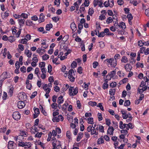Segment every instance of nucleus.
<instances>
[{
    "mask_svg": "<svg viewBox=\"0 0 149 149\" xmlns=\"http://www.w3.org/2000/svg\"><path fill=\"white\" fill-rule=\"evenodd\" d=\"M104 61L107 62V65L109 67H115L117 65L116 61H114L113 58H107Z\"/></svg>",
    "mask_w": 149,
    "mask_h": 149,
    "instance_id": "f257e3e1",
    "label": "nucleus"
},
{
    "mask_svg": "<svg viewBox=\"0 0 149 149\" xmlns=\"http://www.w3.org/2000/svg\"><path fill=\"white\" fill-rule=\"evenodd\" d=\"M78 88H75L72 87H70L69 89V93L70 96H74L76 95L78 92Z\"/></svg>",
    "mask_w": 149,
    "mask_h": 149,
    "instance_id": "f03ea898",
    "label": "nucleus"
},
{
    "mask_svg": "<svg viewBox=\"0 0 149 149\" xmlns=\"http://www.w3.org/2000/svg\"><path fill=\"white\" fill-rule=\"evenodd\" d=\"M93 4L95 7H96L97 5L100 8L104 7L102 0H94L93 2Z\"/></svg>",
    "mask_w": 149,
    "mask_h": 149,
    "instance_id": "7ed1b4c3",
    "label": "nucleus"
},
{
    "mask_svg": "<svg viewBox=\"0 0 149 149\" xmlns=\"http://www.w3.org/2000/svg\"><path fill=\"white\" fill-rule=\"evenodd\" d=\"M114 5V2L113 0H108V1H105L103 3V6L106 7H108L109 6L110 7H112Z\"/></svg>",
    "mask_w": 149,
    "mask_h": 149,
    "instance_id": "20e7f679",
    "label": "nucleus"
},
{
    "mask_svg": "<svg viewBox=\"0 0 149 149\" xmlns=\"http://www.w3.org/2000/svg\"><path fill=\"white\" fill-rule=\"evenodd\" d=\"M8 149H16V145L14 141H10L8 143Z\"/></svg>",
    "mask_w": 149,
    "mask_h": 149,
    "instance_id": "39448f33",
    "label": "nucleus"
},
{
    "mask_svg": "<svg viewBox=\"0 0 149 149\" xmlns=\"http://www.w3.org/2000/svg\"><path fill=\"white\" fill-rule=\"evenodd\" d=\"M13 117L15 120H18L21 117L20 114L18 111L14 112L12 114Z\"/></svg>",
    "mask_w": 149,
    "mask_h": 149,
    "instance_id": "423d86ee",
    "label": "nucleus"
},
{
    "mask_svg": "<svg viewBox=\"0 0 149 149\" xmlns=\"http://www.w3.org/2000/svg\"><path fill=\"white\" fill-rule=\"evenodd\" d=\"M18 97L19 99L21 100L25 101L26 100L27 96L25 93H22L18 94Z\"/></svg>",
    "mask_w": 149,
    "mask_h": 149,
    "instance_id": "0eeeda50",
    "label": "nucleus"
},
{
    "mask_svg": "<svg viewBox=\"0 0 149 149\" xmlns=\"http://www.w3.org/2000/svg\"><path fill=\"white\" fill-rule=\"evenodd\" d=\"M63 120V117L61 115H59L57 117H54L52 120L54 122H58L60 120L62 121Z\"/></svg>",
    "mask_w": 149,
    "mask_h": 149,
    "instance_id": "6e6552de",
    "label": "nucleus"
},
{
    "mask_svg": "<svg viewBox=\"0 0 149 149\" xmlns=\"http://www.w3.org/2000/svg\"><path fill=\"white\" fill-rule=\"evenodd\" d=\"M31 132L32 134H35L36 133L38 132L39 130L38 128L35 125L32 126L30 129Z\"/></svg>",
    "mask_w": 149,
    "mask_h": 149,
    "instance_id": "1a4fd4ad",
    "label": "nucleus"
},
{
    "mask_svg": "<svg viewBox=\"0 0 149 149\" xmlns=\"http://www.w3.org/2000/svg\"><path fill=\"white\" fill-rule=\"evenodd\" d=\"M53 146L52 149H55V147L56 146L59 145L61 144V142L60 141L58 140H55L53 141L52 143Z\"/></svg>",
    "mask_w": 149,
    "mask_h": 149,
    "instance_id": "9d476101",
    "label": "nucleus"
},
{
    "mask_svg": "<svg viewBox=\"0 0 149 149\" xmlns=\"http://www.w3.org/2000/svg\"><path fill=\"white\" fill-rule=\"evenodd\" d=\"M82 0H78L76 2L74 3V5L75 7L76 10H78L79 8V5L81 3Z\"/></svg>",
    "mask_w": 149,
    "mask_h": 149,
    "instance_id": "9b49d317",
    "label": "nucleus"
},
{
    "mask_svg": "<svg viewBox=\"0 0 149 149\" xmlns=\"http://www.w3.org/2000/svg\"><path fill=\"white\" fill-rule=\"evenodd\" d=\"M14 139L17 143H18L21 141H23L24 138L21 135H19L17 137H15Z\"/></svg>",
    "mask_w": 149,
    "mask_h": 149,
    "instance_id": "f8f14e48",
    "label": "nucleus"
},
{
    "mask_svg": "<svg viewBox=\"0 0 149 149\" xmlns=\"http://www.w3.org/2000/svg\"><path fill=\"white\" fill-rule=\"evenodd\" d=\"M114 130V129L113 127L112 126H110L109 127L107 133V134H109L110 135H113Z\"/></svg>",
    "mask_w": 149,
    "mask_h": 149,
    "instance_id": "ddd939ff",
    "label": "nucleus"
},
{
    "mask_svg": "<svg viewBox=\"0 0 149 149\" xmlns=\"http://www.w3.org/2000/svg\"><path fill=\"white\" fill-rule=\"evenodd\" d=\"M25 105L23 101H20L18 102L17 106L19 109H22L24 108Z\"/></svg>",
    "mask_w": 149,
    "mask_h": 149,
    "instance_id": "4468645a",
    "label": "nucleus"
},
{
    "mask_svg": "<svg viewBox=\"0 0 149 149\" xmlns=\"http://www.w3.org/2000/svg\"><path fill=\"white\" fill-rule=\"evenodd\" d=\"M94 13V11L93 8H90L88 11V15L87 16V19H90L89 15L92 16Z\"/></svg>",
    "mask_w": 149,
    "mask_h": 149,
    "instance_id": "2eb2a0df",
    "label": "nucleus"
},
{
    "mask_svg": "<svg viewBox=\"0 0 149 149\" xmlns=\"http://www.w3.org/2000/svg\"><path fill=\"white\" fill-rule=\"evenodd\" d=\"M34 109L35 112V113L34 115V118H36L39 114L40 111L39 109L38 108H36L35 109V108H34Z\"/></svg>",
    "mask_w": 149,
    "mask_h": 149,
    "instance_id": "dca6fc26",
    "label": "nucleus"
},
{
    "mask_svg": "<svg viewBox=\"0 0 149 149\" xmlns=\"http://www.w3.org/2000/svg\"><path fill=\"white\" fill-rule=\"evenodd\" d=\"M29 14H26L25 13H22L20 15H18V17L19 18H24V19H26L28 17V16Z\"/></svg>",
    "mask_w": 149,
    "mask_h": 149,
    "instance_id": "f3484780",
    "label": "nucleus"
},
{
    "mask_svg": "<svg viewBox=\"0 0 149 149\" xmlns=\"http://www.w3.org/2000/svg\"><path fill=\"white\" fill-rule=\"evenodd\" d=\"M45 51L42 48L41 49L40 48H38L36 50V52L37 53L39 54L40 55H42L44 54Z\"/></svg>",
    "mask_w": 149,
    "mask_h": 149,
    "instance_id": "a211bd4d",
    "label": "nucleus"
},
{
    "mask_svg": "<svg viewBox=\"0 0 149 149\" xmlns=\"http://www.w3.org/2000/svg\"><path fill=\"white\" fill-rule=\"evenodd\" d=\"M121 112L122 114V116L123 119H126L129 117L128 114H127L125 111L122 110L121 111Z\"/></svg>",
    "mask_w": 149,
    "mask_h": 149,
    "instance_id": "6ab92c4d",
    "label": "nucleus"
},
{
    "mask_svg": "<svg viewBox=\"0 0 149 149\" xmlns=\"http://www.w3.org/2000/svg\"><path fill=\"white\" fill-rule=\"evenodd\" d=\"M125 68L127 71H130L131 70L132 66L129 64H126L125 66Z\"/></svg>",
    "mask_w": 149,
    "mask_h": 149,
    "instance_id": "aec40b11",
    "label": "nucleus"
},
{
    "mask_svg": "<svg viewBox=\"0 0 149 149\" xmlns=\"http://www.w3.org/2000/svg\"><path fill=\"white\" fill-rule=\"evenodd\" d=\"M83 133L81 132H79L77 135V141H79L80 139L83 137Z\"/></svg>",
    "mask_w": 149,
    "mask_h": 149,
    "instance_id": "412c9836",
    "label": "nucleus"
},
{
    "mask_svg": "<svg viewBox=\"0 0 149 149\" xmlns=\"http://www.w3.org/2000/svg\"><path fill=\"white\" fill-rule=\"evenodd\" d=\"M64 102V99L62 96L61 95L60 96L58 99L57 102L58 104H61Z\"/></svg>",
    "mask_w": 149,
    "mask_h": 149,
    "instance_id": "4be33fe9",
    "label": "nucleus"
},
{
    "mask_svg": "<svg viewBox=\"0 0 149 149\" xmlns=\"http://www.w3.org/2000/svg\"><path fill=\"white\" fill-rule=\"evenodd\" d=\"M70 27L72 31H75L77 29L75 24L74 23H72L70 25Z\"/></svg>",
    "mask_w": 149,
    "mask_h": 149,
    "instance_id": "5701e85b",
    "label": "nucleus"
},
{
    "mask_svg": "<svg viewBox=\"0 0 149 149\" xmlns=\"http://www.w3.org/2000/svg\"><path fill=\"white\" fill-rule=\"evenodd\" d=\"M8 15L9 13L7 12H6L3 13H2L1 14L2 19L7 18Z\"/></svg>",
    "mask_w": 149,
    "mask_h": 149,
    "instance_id": "b1692460",
    "label": "nucleus"
},
{
    "mask_svg": "<svg viewBox=\"0 0 149 149\" xmlns=\"http://www.w3.org/2000/svg\"><path fill=\"white\" fill-rule=\"evenodd\" d=\"M98 131L96 130V129H93L91 132V134L93 135L95 134V135H97L98 134Z\"/></svg>",
    "mask_w": 149,
    "mask_h": 149,
    "instance_id": "393cba45",
    "label": "nucleus"
},
{
    "mask_svg": "<svg viewBox=\"0 0 149 149\" xmlns=\"http://www.w3.org/2000/svg\"><path fill=\"white\" fill-rule=\"evenodd\" d=\"M39 108L40 109L41 112L45 116H47V113L43 109V108L42 106L41 105H40V106H39Z\"/></svg>",
    "mask_w": 149,
    "mask_h": 149,
    "instance_id": "a878e982",
    "label": "nucleus"
},
{
    "mask_svg": "<svg viewBox=\"0 0 149 149\" xmlns=\"http://www.w3.org/2000/svg\"><path fill=\"white\" fill-rule=\"evenodd\" d=\"M116 73V71L115 70H113L111 71L110 73H109V74L112 77V79H114L116 77L115 76Z\"/></svg>",
    "mask_w": 149,
    "mask_h": 149,
    "instance_id": "bb28decb",
    "label": "nucleus"
},
{
    "mask_svg": "<svg viewBox=\"0 0 149 149\" xmlns=\"http://www.w3.org/2000/svg\"><path fill=\"white\" fill-rule=\"evenodd\" d=\"M104 143V139L103 136H102L100 138H99L97 140V144H100Z\"/></svg>",
    "mask_w": 149,
    "mask_h": 149,
    "instance_id": "cd10ccee",
    "label": "nucleus"
},
{
    "mask_svg": "<svg viewBox=\"0 0 149 149\" xmlns=\"http://www.w3.org/2000/svg\"><path fill=\"white\" fill-rule=\"evenodd\" d=\"M120 27L123 29H125L126 28V26L125 24L123 22L120 23H119Z\"/></svg>",
    "mask_w": 149,
    "mask_h": 149,
    "instance_id": "c85d7f7f",
    "label": "nucleus"
},
{
    "mask_svg": "<svg viewBox=\"0 0 149 149\" xmlns=\"http://www.w3.org/2000/svg\"><path fill=\"white\" fill-rule=\"evenodd\" d=\"M52 25L51 24H47L46 26V29L47 31H49L52 28Z\"/></svg>",
    "mask_w": 149,
    "mask_h": 149,
    "instance_id": "c756f323",
    "label": "nucleus"
},
{
    "mask_svg": "<svg viewBox=\"0 0 149 149\" xmlns=\"http://www.w3.org/2000/svg\"><path fill=\"white\" fill-rule=\"evenodd\" d=\"M25 22L24 19H19L18 20L19 24L20 26H22L24 24Z\"/></svg>",
    "mask_w": 149,
    "mask_h": 149,
    "instance_id": "7c9ffc66",
    "label": "nucleus"
},
{
    "mask_svg": "<svg viewBox=\"0 0 149 149\" xmlns=\"http://www.w3.org/2000/svg\"><path fill=\"white\" fill-rule=\"evenodd\" d=\"M116 90L115 89H111L109 91V93L110 95H115Z\"/></svg>",
    "mask_w": 149,
    "mask_h": 149,
    "instance_id": "2f4dec72",
    "label": "nucleus"
},
{
    "mask_svg": "<svg viewBox=\"0 0 149 149\" xmlns=\"http://www.w3.org/2000/svg\"><path fill=\"white\" fill-rule=\"evenodd\" d=\"M121 62L124 63H126L128 61V59L125 56H123L121 60Z\"/></svg>",
    "mask_w": 149,
    "mask_h": 149,
    "instance_id": "473e14b6",
    "label": "nucleus"
},
{
    "mask_svg": "<svg viewBox=\"0 0 149 149\" xmlns=\"http://www.w3.org/2000/svg\"><path fill=\"white\" fill-rule=\"evenodd\" d=\"M68 105V103H65L61 107V110L63 111H65L67 109V107Z\"/></svg>",
    "mask_w": 149,
    "mask_h": 149,
    "instance_id": "72a5a7b5",
    "label": "nucleus"
},
{
    "mask_svg": "<svg viewBox=\"0 0 149 149\" xmlns=\"http://www.w3.org/2000/svg\"><path fill=\"white\" fill-rule=\"evenodd\" d=\"M43 133L42 132H36V133L35 135V138H40L41 137Z\"/></svg>",
    "mask_w": 149,
    "mask_h": 149,
    "instance_id": "f704fd0d",
    "label": "nucleus"
},
{
    "mask_svg": "<svg viewBox=\"0 0 149 149\" xmlns=\"http://www.w3.org/2000/svg\"><path fill=\"white\" fill-rule=\"evenodd\" d=\"M51 5H49L48 6L49 7V11L51 12L52 13H54L55 12V8H53V7H51Z\"/></svg>",
    "mask_w": 149,
    "mask_h": 149,
    "instance_id": "c9c22d12",
    "label": "nucleus"
},
{
    "mask_svg": "<svg viewBox=\"0 0 149 149\" xmlns=\"http://www.w3.org/2000/svg\"><path fill=\"white\" fill-rule=\"evenodd\" d=\"M35 74L37 75L38 77L39 78V74L40 73V71H39V68H36L35 69Z\"/></svg>",
    "mask_w": 149,
    "mask_h": 149,
    "instance_id": "e433bc0d",
    "label": "nucleus"
},
{
    "mask_svg": "<svg viewBox=\"0 0 149 149\" xmlns=\"http://www.w3.org/2000/svg\"><path fill=\"white\" fill-rule=\"evenodd\" d=\"M83 4L85 7H88L90 4V2L88 0H85Z\"/></svg>",
    "mask_w": 149,
    "mask_h": 149,
    "instance_id": "4c0bfd02",
    "label": "nucleus"
},
{
    "mask_svg": "<svg viewBox=\"0 0 149 149\" xmlns=\"http://www.w3.org/2000/svg\"><path fill=\"white\" fill-rule=\"evenodd\" d=\"M33 24V23L32 21H31L30 19L27 20L26 22V24L27 25L30 26Z\"/></svg>",
    "mask_w": 149,
    "mask_h": 149,
    "instance_id": "58836bf2",
    "label": "nucleus"
},
{
    "mask_svg": "<svg viewBox=\"0 0 149 149\" xmlns=\"http://www.w3.org/2000/svg\"><path fill=\"white\" fill-rule=\"evenodd\" d=\"M97 32H98V35H97L99 37H102L104 36L105 35L104 32V31L101 32L100 33L99 30H97Z\"/></svg>",
    "mask_w": 149,
    "mask_h": 149,
    "instance_id": "ea45409f",
    "label": "nucleus"
},
{
    "mask_svg": "<svg viewBox=\"0 0 149 149\" xmlns=\"http://www.w3.org/2000/svg\"><path fill=\"white\" fill-rule=\"evenodd\" d=\"M88 104L92 106H94L97 105V103L95 102L90 101L88 102Z\"/></svg>",
    "mask_w": 149,
    "mask_h": 149,
    "instance_id": "a19ab883",
    "label": "nucleus"
},
{
    "mask_svg": "<svg viewBox=\"0 0 149 149\" xmlns=\"http://www.w3.org/2000/svg\"><path fill=\"white\" fill-rule=\"evenodd\" d=\"M143 63H141L139 62L137 63L136 64V66L137 68L141 67L143 68Z\"/></svg>",
    "mask_w": 149,
    "mask_h": 149,
    "instance_id": "79ce46f5",
    "label": "nucleus"
},
{
    "mask_svg": "<svg viewBox=\"0 0 149 149\" xmlns=\"http://www.w3.org/2000/svg\"><path fill=\"white\" fill-rule=\"evenodd\" d=\"M48 85L47 84H45L43 87V89L46 92L47 91L48 89H51L50 88L48 87Z\"/></svg>",
    "mask_w": 149,
    "mask_h": 149,
    "instance_id": "37998d69",
    "label": "nucleus"
},
{
    "mask_svg": "<svg viewBox=\"0 0 149 149\" xmlns=\"http://www.w3.org/2000/svg\"><path fill=\"white\" fill-rule=\"evenodd\" d=\"M45 65V62H40L39 64V67L41 68H44Z\"/></svg>",
    "mask_w": 149,
    "mask_h": 149,
    "instance_id": "c03bdc74",
    "label": "nucleus"
},
{
    "mask_svg": "<svg viewBox=\"0 0 149 149\" xmlns=\"http://www.w3.org/2000/svg\"><path fill=\"white\" fill-rule=\"evenodd\" d=\"M48 81L50 83L49 84H52V83L54 81V79L53 77H50L48 78Z\"/></svg>",
    "mask_w": 149,
    "mask_h": 149,
    "instance_id": "a18cd8bd",
    "label": "nucleus"
},
{
    "mask_svg": "<svg viewBox=\"0 0 149 149\" xmlns=\"http://www.w3.org/2000/svg\"><path fill=\"white\" fill-rule=\"evenodd\" d=\"M88 123L90 124H92L93 121V118H89L87 119Z\"/></svg>",
    "mask_w": 149,
    "mask_h": 149,
    "instance_id": "49530a36",
    "label": "nucleus"
},
{
    "mask_svg": "<svg viewBox=\"0 0 149 149\" xmlns=\"http://www.w3.org/2000/svg\"><path fill=\"white\" fill-rule=\"evenodd\" d=\"M42 58L44 60H46L49 58V56L47 54H45L42 56Z\"/></svg>",
    "mask_w": 149,
    "mask_h": 149,
    "instance_id": "de8ad7c7",
    "label": "nucleus"
},
{
    "mask_svg": "<svg viewBox=\"0 0 149 149\" xmlns=\"http://www.w3.org/2000/svg\"><path fill=\"white\" fill-rule=\"evenodd\" d=\"M85 11V6H84L83 4H82L80 6V11L81 12H84Z\"/></svg>",
    "mask_w": 149,
    "mask_h": 149,
    "instance_id": "09e8293b",
    "label": "nucleus"
},
{
    "mask_svg": "<svg viewBox=\"0 0 149 149\" xmlns=\"http://www.w3.org/2000/svg\"><path fill=\"white\" fill-rule=\"evenodd\" d=\"M130 102L129 100H126L124 103V105L125 106H128L130 105Z\"/></svg>",
    "mask_w": 149,
    "mask_h": 149,
    "instance_id": "8fccbe9b",
    "label": "nucleus"
},
{
    "mask_svg": "<svg viewBox=\"0 0 149 149\" xmlns=\"http://www.w3.org/2000/svg\"><path fill=\"white\" fill-rule=\"evenodd\" d=\"M130 3L133 4L134 6H136L137 5L138 3L137 2L134 0H131L130 1Z\"/></svg>",
    "mask_w": 149,
    "mask_h": 149,
    "instance_id": "3c124183",
    "label": "nucleus"
},
{
    "mask_svg": "<svg viewBox=\"0 0 149 149\" xmlns=\"http://www.w3.org/2000/svg\"><path fill=\"white\" fill-rule=\"evenodd\" d=\"M77 64L76 62L75 61H74L71 64V68H75L77 66Z\"/></svg>",
    "mask_w": 149,
    "mask_h": 149,
    "instance_id": "603ef678",
    "label": "nucleus"
},
{
    "mask_svg": "<svg viewBox=\"0 0 149 149\" xmlns=\"http://www.w3.org/2000/svg\"><path fill=\"white\" fill-rule=\"evenodd\" d=\"M51 106L52 108L54 109H56L58 107L57 104L54 102L52 104Z\"/></svg>",
    "mask_w": 149,
    "mask_h": 149,
    "instance_id": "864d4df0",
    "label": "nucleus"
},
{
    "mask_svg": "<svg viewBox=\"0 0 149 149\" xmlns=\"http://www.w3.org/2000/svg\"><path fill=\"white\" fill-rule=\"evenodd\" d=\"M21 134L20 135L22 136L23 137V136L26 137L28 133L26 132L23 131L21 132Z\"/></svg>",
    "mask_w": 149,
    "mask_h": 149,
    "instance_id": "5fc2aeb1",
    "label": "nucleus"
},
{
    "mask_svg": "<svg viewBox=\"0 0 149 149\" xmlns=\"http://www.w3.org/2000/svg\"><path fill=\"white\" fill-rule=\"evenodd\" d=\"M24 144V142H23V141H21L20 142L18 143V146H21L23 147L25 146Z\"/></svg>",
    "mask_w": 149,
    "mask_h": 149,
    "instance_id": "6e6d98bb",
    "label": "nucleus"
},
{
    "mask_svg": "<svg viewBox=\"0 0 149 149\" xmlns=\"http://www.w3.org/2000/svg\"><path fill=\"white\" fill-rule=\"evenodd\" d=\"M60 3V0H55L54 1V4L55 5L58 6Z\"/></svg>",
    "mask_w": 149,
    "mask_h": 149,
    "instance_id": "4d7b16f0",
    "label": "nucleus"
},
{
    "mask_svg": "<svg viewBox=\"0 0 149 149\" xmlns=\"http://www.w3.org/2000/svg\"><path fill=\"white\" fill-rule=\"evenodd\" d=\"M71 134L70 131H67L66 134V135L67 137L69 139H70L71 138Z\"/></svg>",
    "mask_w": 149,
    "mask_h": 149,
    "instance_id": "13d9d810",
    "label": "nucleus"
},
{
    "mask_svg": "<svg viewBox=\"0 0 149 149\" xmlns=\"http://www.w3.org/2000/svg\"><path fill=\"white\" fill-rule=\"evenodd\" d=\"M97 116L98 117V120L99 121H101L102 120V114H101V113H98L97 114Z\"/></svg>",
    "mask_w": 149,
    "mask_h": 149,
    "instance_id": "bf43d9fd",
    "label": "nucleus"
},
{
    "mask_svg": "<svg viewBox=\"0 0 149 149\" xmlns=\"http://www.w3.org/2000/svg\"><path fill=\"white\" fill-rule=\"evenodd\" d=\"M37 95V92L36 91H34L33 92L32 94V95L30 96V98L31 99L34 98Z\"/></svg>",
    "mask_w": 149,
    "mask_h": 149,
    "instance_id": "052dcab7",
    "label": "nucleus"
},
{
    "mask_svg": "<svg viewBox=\"0 0 149 149\" xmlns=\"http://www.w3.org/2000/svg\"><path fill=\"white\" fill-rule=\"evenodd\" d=\"M24 144L25 146H27L25 147V148H29L31 146V144L29 142H25Z\"/></svg>",
    "mask_w": 149,
    "mask_h": 149,
    "instance_id": "680f3d73",
    "label": "nucleus"
},
{
    "mask_svg": "<svg viewBox=\"0 0 149 149\" xmlns=\"http://www.w3.org/2000/svg\"><path fill=\"white\" fill-rule=\"evenodd\" d=\"M138 45L140 47L143 46L145 43L144 42H143L142 40H139L138 42Z\"/></svg>",
    "mask_w": 149,
    "mask_h": 149,
    "instance_id": "e2e57ef3",
    "label": "nucleus"
},
{
    "mask_svg": "<svg viewBox=\"0 0 149 149\" xmlns=\"http://www.w3.org/2000/svg\"><path fill=\"white\" fill-rule=\"evenodd\" d=\"M18 48L20 49L21 51L24 50V45L21 44H19L18 45Z\"/></svg>",
    "mask_w": 149,
    "mask_h": 149,
    "instance_id": "0e129e2a",
    "label": "nucleus"
},
{
    "mask_svg": "<svg viewBox=\"0 0 149 149\" xmlns=\"http://www.w3.org/2000/svg\"><path fill=\"white\" fill-rule=\"evenodd\" d=\"M98 128L100 132H104V127L103 126L100 125Z\"/></svg>",
    "mask_w": 149,
    "mask_h": 149,
    "instance_id": "69168bd1",
    "label": "nucleus"
},
{
    "mask_svg": "<svg viewBox=\"0 0 149 149\" xmlns=\"http://www.w3.org/2000/svg\"><path fill=\"white\" fill-rule=\"evenodd\" d=\"M82 69L81 67H79L78 68L77 72L79 74H81L82 72Z\"/></svg>",
    "mask_w": 149,
    "mask_h": 149,
    "instance_id": "338daca9",
    "label": "nucleus"
},
{
    "mask_svg": "<svg viewBox=\"0 0 149 149\" xmlns=\"http://www.w3.org/2000/svg\"><path fill=\"white\" fill-rule=\"evenodd\" d=\"M27 40L26 38L22 39L20 42V43L23 44H26L27 42Z\"/></svg>",
    "mask_w": 149,
    "mask_h": 149,
    "instance_id": "774afa93",
    "label": "nucleus"
}]
</instances>
